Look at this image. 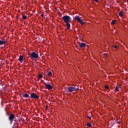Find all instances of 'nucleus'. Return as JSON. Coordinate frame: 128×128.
I'll list each match as a JSON object with an SVG mask.
<instances>
[{
	"label": "nucleus",
	"instance_id": "f257e3e1",
	"mask_svg": "<svg viewBox=\"0 0 128 128\" xmlns=\"http://www.w3.org/2000/svg\"><path fill=\"white\" fill-rule=\"evenodd\" d=\"M62 18L64 20V22L66 24V26H67V30H70V22L72 21V18L68 16H64Z\"/></svg>",
	"mask_w": 128,
	"mask_h": 128
},
{
	"label": "nucleus",
	"instance_id": "f03ea898",
	"mask_svg": "<svg viewBox=\"0 0 128 128\" xmlns=\"http://www.w3.org/2000/svg\"><path fill=\"white\" fill-rule=\"evenodd\" d=\"M28 56L32 60H34L38 58V54H36L34 52H32L31 53L29 54Z\"/></svg>",
	"mask_w": 128,
	"mask_h": 128
},
{
	"label": "nucleus",
	"instance_id": "7ed1b4c3",
	"mask_svg": "<svg viewBox=\"0 0 128 128\" xmlns=\"http://www.w3.org/2000/svg\"><path fill=\"white\" fill-rule=\"evenodd\" d=\"M68 90L70 92H76L78 90V87L74 86H70L68 88Z\"/></svg>",
	"mask_w": 128,
	"mask_h": 128
},
{
	"label": "nucleus",
	"instance_id": "20e7f679",
	"mask_svg": "<svg viewBox=\"0 0 128 128\" xmlns=\"http://www.w3.org/2000/svg\"><path fill=\"white\" fill-rule=\"evenodd\" d=\"M74 20H77V22H80V24L82 25L84 24V21L82 20V18L78 16H75L74 18Z\"/></svg>",
	"mask_w": 128,
	"mask_h": 128
},
{
	"label": "nucleus",
	"instance_id": "39448f33",
	"mask_svg": "<svg viewBox=\"0 0 128 128\" xmlns=\"http://www.w3.org/2000/svg\"><path fill=\"white\" fill-rule=\"evenodd\" d=\"M40 96L36 94H35L34 92H32L30 94V98H34V100H38Z\"/></svg>",
	"mask_w": 128,
	"mask_h": 128
},
{
	"label": "nucleus",
	"instance_id": "423d86ee",
	"mask_svg": "<svg viewBox=\"0 0 128 128\" xmlns=\"http://www.w3.org/2000/svg\"><path fill=\"white\" fill-rule=\"evenodd\" d=\"M15 116L14 114H12L9 116L8 120L10 122V124H12V122H14V118Z\"/></svg>",
	"mask_w": 128,
	"mask_h": 128
},
{
	"label": "nucleus",
	"instance_id": "0eeeda50",
	"mask_svg": "<svg viewBox=\"0 0 128 128\" xmlns=\"http://www.w3.org/2000/svg\"><path fill=\"white\" fill-rule=\"evenodd\" d=\"M45 86L47 88V90H52V86L50 84H45Z\"/></svg>",
	"mask_w": 128,
	"mask_h": 128
},
{
	"label": "nucleus",
	"instance_id": "6e6552de",
	"mask_svg": "<svg viewBox=\"0 0 128 128\" xmlns=\"http://www.w3.org/2000/svg\"><path fill=\"white\" fill-rule=\"evenodd\" d=\"M79 46L80 48H84V46H86V44L85 43L82 42L80 44Z\"/></svg>",
	"mask_w": 128,
	"mask_h": 128
},
{
	"label": "nucleus",
	"instance_id": "1a4fd4ad",
	"mask_svg": "<svg viewBox=\"0 0 128 128\" xmlns=\"http://www.w3.org/2000/svg\"><path fill=\"white\" fill-rule=\"evenodd\" d=\"M18 60L20 62H22L24 60V56H20Z\"/></svg>",
	"mask_w": 128,
	"mask_h": 128
},
{
	"label": "nucleus",
	"instance_id": "9d476101",
	"mask_svg": "<svg viewBox=\"0 0 128 128\" xmlns=\"http://www.w3.org/2000/svg\"><path fill=\"white\" fill-rule=\"evenodd\" d=\"M6 40H0V46H2L3 44H6Z\"/></svg>",
	"mask_w": 128,
	"mask_h": 128
},
{
	"label": "nucleus",
	"instance_id": "9b49d317",
	"mask_svg": "<svg viewBox=\"0 0 128 128\" xmlns=\"http://www.w3.org/2000/svg\"><path fill=\"white\" fill-rule=\"evenodd\" d=\"M22 96L23 98H30V95H28V94H22Z\"/></svg>",
	"mask_w": 128,
	"mask_h": 128
},
{
	"label": "nucleus",
	"instance_id": "f8f14e48",
	"mask_svg": "<svg viewBox=\"0 0 128 128\" xmlns=\"http://www.w3.org/2000/svg\"><path fill=\"white\" fill-rule=\"evenodd\" d=\"M120 90V85L116 86V88H115V92H118Z\"/></svg>",
	"mask_w": 128,
	"mask_h": 128
},
{
	"label": "nucleus",
	"instance_id": "ddd939ff",
	"mask_svg": "<svg viewBox=\"0 0 128 128\" xmlns=\"http://www.w3.org/2000/svg\"><path fill=\"white\" fill-rule=\"evenodd\" d=\"M116 20H114L112 21L111 24H116Z\"/></svg>",
	"mask_w": 128,
	"mask_h": 128
},
{
	"label": "nucleus",
	"instance_id": "4468645a",
	"mask_svg": "<svg viewBox=\"0 0 128 128\" xmlns=\"http://www.w3.org/2000/svg\"><path fill=\"white\" fill-rule=\"evenodd\" d=\"M122 12H123V11L122 10H121L119 14H118V15H119V16H122Z\"/></svg>",
	"mask_w": 128,
	"mask_h": 128
},
{
	"label": "nucleus",
	"instance_id": "2eb2a0df",
	"mask_svg": "<svg viewBox=\"0 0 128 128\" xmlns=\"http://www.w3.org/2000/svg\"><path fill=\"white\" fill-rule=\"evenodd\" d=\"M48 76H52V73L51 72H49L48 73Z\"/></svg>",
	"mask_w": 128,
	"mask_h": 128
},
{
	"label": "nucleus",
	"instance_id": "dca6fc26",
	"mask_svg": "<svg viewBox=\"0 0 128 128\" xmlns=\"http://www.w3.org/2000/svg\"><path fill=\"white\" fill-rule=\"evenodd\" d=\"M113 48H116V50H118V47L116 44L114 45V46H113Z\"/></svg>",
	"mask_w": 128,
	"mask_h": 128
},
{
	"label": "nucleus",
	"instance_id": "f3484780",
	"mask_svg": "<svg viewBox=\"0 0 128 128\" xmlns=\"http://www.w3.org/2000/svg\"><path fill=\"white\" fill-rule=\"evenodd\" d=\"M40 78H42V74H40L38 75V80H40Z\"/></svg>",
	"mask_w": 128,
	"mask_h": 128
},
{
	"label": "nucleus",
	"instance_id": "a211bd4d",
	"mask_svg": "<svg viewBox=\"0 0 128 128\" xmlns=\"http://www.w3.org/2000/svg\"><path fill=\"white\" fill-rule=\"evenodd\" d=\"M26 18H27L26 16H22L23 20H26Z\"/></svg>",
	"mask_w": 128,
	"mask_h": 128
},
{
	"label": "nucleus",
	"instance_id": "6ab92c4d",
	"mask_svg": "<svg viewBox=\"0 0 128 128\" xmlns=\"http://www.w3.org/2000/svg\"><path fill=\"white\" fill-rule=\"evenodd\" d=\"M86 126H92V124L87 123Z\"/></svg>",
	"mask_w": 128,
	"mask_h": 128
},
{
	"label": "nucleus",
	"instance_id": "aec40b11",
	"mask_svg": "<svg viewBox=\"0 0 128 128\" xmlns=\"http://www.w3.org/2000/svg\"><path fill=\"white\" fill-rule=\"evenodd\" d=\"M104 88H106V90H108V86L104 85Z\"/></svg>",
	"mask_w": 128,
	"mask_h": 128
},
{
	"label": "nucleus",
	"instance_id": "412c9836",
	"mask_svg": "<svg viewBox=\"0 0 128 128\" xmlns=\"http://www.w3.org/2000/svg\"><path fill=\"white\" fill-rule=\"evenodd\" d=\"M116 124H120V121H118V120H116Z\"/></svg>",
	"mask_w": 128,
	"mask_h": 128
},
{
	"label": "nucleus",
	"instance_id": "4be33fe9",
	"mask_svg": "<svg viewBox=\"0 0 128 128\" xmlns=\"http://www.w3.org/2000/svg\"><path fill=\"white\" fill-rule=\"evenodd\" d=\"M86 118H89V120H90L92 118V116L90 117L88 116H86Z\"/></svg>",
	"mask_w": 128,
	"mask_h": 128
},
{
	"label": "nucleus",
	"instance_id": "5701e85b",
	"mask_svg": "<svg viewBox=\"0 0 128 128\" xmlns=\"http://www.w3.org/2000/svg\"><path fill=\"white\" fill-rule=\"evenodd\" d=\"M41 16H42V18H44V14H41Z\"/></svg>",
	"mask_w": 128,
	"mask_h": 128
},
{
	"label": "nucleus",
	"instance_id": "b1692460",
	"mask_svg": "<svg viewBox=\"0 0 128 128\" xmlns=\"http://www.w3.org/2000/svg\"><path fill=\"white\" fill-rule=\"evenodd\" d=\"M46 109L47 110H48V106H46Z\"/></svg>",
	"mask_w": 128,
	"mask_h": 128
},
{
	"label": "nucleus",
	"instance_id": "393cba45",
	"mask_svg": "<svg viewBox=\"0 0 128 128\" xmlns=\"http://www.w3.org/2000/svg\"><path fill=\"white\" fill-rule=\"evenodd\" d=\"M95 2H98V0H94Z\"/></svg>",
	"mask_w": 128,
	"mask_h": 128
},
{
	"label": "nucleus",
	"instance_id": "a878e982",
	"mask_svg": "<svg viewBox=\"0 0 128 128\" xmlns=\"http://www.w3.org/2000/svg\"><path fill=\"white\" fill-rule=\"evenodd\" d=\"M0 86H4V84H0Z\"/></svg>",
	"mask_w": 128,
	"mask_h": 128
}]
</instances>
